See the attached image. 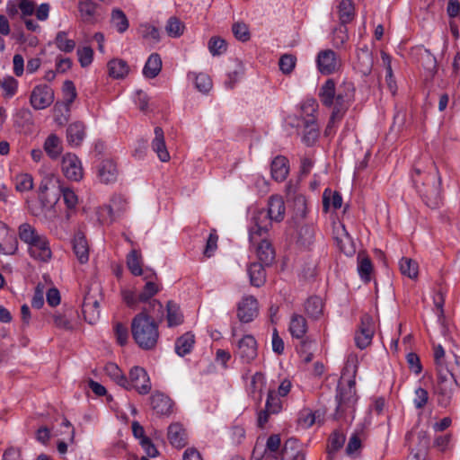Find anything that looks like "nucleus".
<instances>
[{"label": "nucleus", "instance_id": "nucleus-1", "mask_svg": "<svg viewBox=\"0 0 460 460\" xmlns=\"http://www.w3.org/2000/svg\"><path fill=\"white\" fill-rule=\"evenodd\" d=\"M285 216V203L280 196H271L268 202V209L253 211L249 226V241L257 242L260 237L269 233L273 221L280 222Z\"/></svg>", "mask_w": 460, "mask_h": 460}, {"label": "nucleus", "instance_id": "nucleus-2", "mask_svg": "<svg viewBox=\"0 0 460 460\" xmlns=\"http://www.w3.org/2000/svg\"><path fill=\"white\" fill-rule=\"evenodd\" d=\"M355 87L353 83L344 81L337 88L333 79H327L319 90V98L323 105L332 108L334 112L342 117L354 101Z\"/></svg>", "mask_w": 460, "mask_h": 460}, {"label": "nucleus", "instance_id": "nucleus-3", "mask_svg": "<svg viewBox=\"0 0 460 460\" xmlns=\"http://www.w3.org/2000/svg\"><path fill=\"white\" fill-rule=\"evenodd\" d=\"M355 87L353 83L344 81L337 88L333 79H327L319 90V98L323 105L332 108L334 112L342 117L354 101Z\"/></svg>", "mask_w": 460, "mask_h": 460}, {"label": "nucleus", "instance_id": "nucleus-4", "mask_svg": "<svg viewBox=\"0 0 460 460\" xmlns=\"http://www.w3.org/2000/svg\"><path fill=\"white\" fill-rule=\"evenodd\" d=\"M132 336L137 344L143 349H153L158 341L157 323L146 313L137 314L131 324Z\"/></svg>", "mask_w": 460, "mask_h": 460}, {"label": "nucleus", "instance_id": "nucleus-5", "mask_svg": "<svg viewBox=\"0 0 460 460\" xmlns=\"http://www.w3.org/2000/svg\"><path fill=\"white\" fill-rule=\"evenodd\" d=\"M21 240L29 246L28 252L33 259L47 262L52 257L49 241L44 234H40L30 224L24 223L19 226Z\"/></svg>", "mask_w": 460, "mask_h": 460}, {"label": "nucleus", "instance_id": "nucleus-6", "mask_svg": "<svg viewBox=\"0 0 460 460\" xmlns=\"http://www.w3.org/2000/svg\"><path fill=\"white\" fill-rule=\"evenodd\" d=\"M413 182L428 207L436 208L440 205L442 199L440 190L441 178L436 168L435 172L429 175L427 179V184L429 185L427 188L420 187L419 185L420 181L415 178H413Z\"/></svg>", "mask_w": 460, "mask_h": 460}, {"label": "nucleus", "instance_id": "nucleus-7", "mask_svg": "<svg viewBox=\"0 0 460 460\" xmlns=\"http://www.w3.org/2000/svg\"><path fill=\"white\" fill-rule=\"evenodd\" d=\"M438 376V382L434 388V394L439 407L449 408L454 403L456 385L452 372H443Z\"/></svg>", "mask_w": 460, "mask_h": 460}, {"label": "nucleus", "instance_id": "nucleus-8", "mask_svg": "<svg viewBox=\"0 0 460 460\" xmlns=\"http://www.w3.org/2000/svg\"><path fill=\"white\" fill-rule=\"evenodd\" d=\"M336 414L342 416L347 412H353L357 402L355 381L350 380L345 386H339L336 394Z\"/></svg>", "mask_w": 460, "mask_h": 460}, {"label": "nucleus", "instance_id": "nucleus-9", "mask_svg": "<svg viewBox=\"0 0 460 460\" xmlns=\"http://www.w3.org/2000/svg\"><path fill=\"white\" fill-rule=\"evenodd\" d=\"M234 355L242 364H251L258 355V344L252 335L246 334L236 341Z\"/></svg>", "mask_w": 460, "mask_h": 460}, {"label": "nucleus", "instance_id": "nucleus-10", "mask_svg": "<svg viewBox=\"0 0 460 460\" xmlns=\"http://www.w3.org/2000/svg\"><path fill=\"white\" fill-rule=\"evenodd\" d=\"M316 65L321 74L329 75L341 68V60L334 50L327 49L318 52Z\"/></svg>", "mask_w": 460, "mask_h": 460}, {"label": "nucleus", "instance_id": "nucleus-11", "mask_svg": "<svg viewBox=\"0 0 460 460\" xmlns=\"http://www.w3.org/2000/svg\"><path fill=\"white\" fill-rule=\"evenodd\" d=\"M54 99V90L50 86L38 84L31 93L30 103L34 110H44L53 103Z\"/></svg>", "mask_w": 460, "mask_h": 460}, {"label": "nucleus", "instance_id": "nucleus-12", "mask_svg": "<svg viewBox=\"0 0 460 460\" xmlns=\"http://www.w3.org/2000/svg\"><path fill=\"white\" fill-rule=\"evenodd\" d=\"M127 390L135 389L140 394H147L151 390V382L146 371L140 367H134L129 371Z\"/></svg>", "mask_w": 460, "mask_h": 460}, {"label": "nucleus", "instance_id": "nucleus-13", "mask_svg": "<svg viewBox=\"0 0 460 460\" xmlns=\"http://www.w3.org/2000/svg\"><path fill=\"white\" fill-rule=\"evenodd\" d=\"M375 333V323L373 318L365 314L361 317L360 324L358 330L355 333V343L356 346L364 349L368 347L371 342Z\"/></svg>", "mask_w": 460, "mask_h": 460}, {"label": "nucleus", "instance_id": "nucleus-14", "mask_svg": "<svg viewBox=\"0 0 460 460\" xmlns=\"http://www.w3.org/2000/svg\"><path fill=\"white\" fill-rule=\"evenodd\" d=\"M99 295L88 291L84 295V302L82 305V312L84 320L90 324L95 323L100 318V305H99Z\"/></svg>", "mask_w": 460, "mask_h": 460}, {"label": "nucleus", "instance_id": "nucleus-15", "mask_svg": "<svg viewBox=\"0 0 460 460\" xmlns=\"http://www.w3.org/2000/svg\"><path fill=\"white\" fill-rule=\"evenodd\" d=\"M259 306L257 299L252 296H245L237 306V317L242 323H250L257 317Z\"/></svg>", "mask_w": 460, "mask_h": 460}, {"label": "nucleus", "instance_id": "nucleus-16", "mask_svg": "<svg viewBox=\"0 0 460 460\" xmlns=\"http://www.w3.org/2000/svg\"><path fill=\"white\" fill-rule=\"evenodd\" d=\"M62 172L71 181H78L83 178L82 164L75 155L68 153L63 156Z\"/></svg>", "mask_w": 460, "mask_h": 460}, {"label": "nucleus", "instance_id": "nucleus-17", "mask_svg": "<svg viewBox=\"0 0 460 460\" xmlns=\"http://www.w3.org/2000/svg\"><path fill=\"white\" fill-rule=\"evenodd\" d=\"M18 250V241L14 232L0 222V254L13 255Z\"/></svg>", "mask_w": 460, "mask_h": 460}, {"label": "nucleus", "instance_id": "nucleus-18", "mask_svg": "<svg viewBox=\"0 0 460 460\" xmlns=\"http://www.w3.org/2000/svg\"><path fill=\"white\" fill-rule=\"evenodd\" d=\"M268 233L260 237L255 243H251L253 246H256V252L259 260L265 265H270L274 261L275 251L272 247L271 243L267 239Z\"/></svg>", "mask_w": 460, "mask_h": 460}, {"label": "nucleus", "instance_id": "nucleus-19", "mask_svg": "<svg viewBox=\"0 0 460 460\" xmlns=\"http://www.w3.org/2000/svg\"><path fill=\"white\" fill-rule=\"evenodd\" d=\"M150 403L153 411L161 416H169L173 410V402L170 397L162 394L155 393L150 397Z\"/></svg>", "mask_w": 460, "mask_h": 460}, {"label": "nucleus", "instance_id": "nucleus-20", "mask_svg": "<svg viewBox=\"0 0 460 460\" xmlns=\"http://www.w3.org/2000/svg\"><path fill=\"white\" fill-rule=\"evenodd\" d=\"M154 133L155 137L151 143L152 149L161 162H168L171 156L165 145L164 130L160 127H155Z\"/></svg>", "mask_w": 460, "mask_h": 460}, {"label": "nucleus", "instance_id": "nucleus-21", "mask_svg": "<svg viewBox=\"0 0 460 460\" xmlns=\"http://www.w3.org/2000/svg\"><path fill=\"white\" fill-rule=\"evenodd\" d=\"M118 174L117 164L113 160L105 159L98 167V177L103 183L114 182L118 178Z\"/></svg>", "mask_w": 460, "mask_h": 460}, {"label": "nucleus", "instance_id": "nucleus-22", "mask_svg": "<svg viewBox=\"0 0 460 460\" xmlns=\"http://www.w3.org/2000/svg\"><path fill=\"white\" fill-rule=\"evenodd\" d=\"M167 437L170 443L178 448L184 447L188 443L186 430L180 423H172L169 426Z\"/></svg>", "mask_w": 460, "mask_h": 460}, {"label": "nucleus", "instance_id": "nucleus-23", "mask_svg": "<svg viewBox=\"0 0 460 460\" xmlns=\"http://www.w3.org/2000/svg\"><path fill=\"white\" fill-rule=\"evenodd\" d=\"M145 279L146 282L143 290L138 294V299L142 303L147 302L160 291L159 284L155 281V279H156V275L154 271L146 272Z\"/></svg>", "mask_w": 460, "mask_h": 460}, {"label": "nucleus", "instance_id": "nucleus-24", "mask_svg": "<svg viewBox=\"0 0 460 460\" xmlns=\"http://www.w3.org/2000/svg\"><path fill=\"white\" fill-rule=\"evenodd\" d=\"M307 322L305 318L297 314H293L289 323V332L295 339L305 340V335L307 332Z\"/></svg>", "mask_w": 460, "mask_h": 460}, {"label": "nucleus", "instance_id": "nucleus-25", "mask_svg": "<svg viewBox=\"0 0 460 460\" xmlns=\"http://www.w3.org/2000/svg\"><path fill=\"white\" fill-rule=\"evenodd\" d=\"M73 250L80 263H86L89 260V248L85 236L77 233L73 238Z\"/></svg>", "mask_w": 460, "mask_h": 460}, {"label": "nucleus", "instance_id": "nucleus-26", "mask_svg": "<svg viewBox=\"0 0 460 460\" xmlns=\"http://www.w3.org/2000/svg\"><path fill=\"white\" fill-rule=\"evenodd\" d=\"M289 172L288 161L285 156H276L271 163V175L277 181H283Z\"/></svg>", "mask_w": 460, "mask_h": 460}, {"label": "nucleus", "instance_id": "nucleus-27", "mask_svg": "<svg viewBox=\"0 0 460 460\" xmlns=\"http://www.w3.org/2000/svg\"><path fill=\"white\" fill-rule=\"evenodd\" d=\"M109 75L114 79L125 78L129 73V66L121 58H113L107 64Z\"/></svg>", "mask_w": 460, "mask_h": 460}, {"label": "nucleus", "instance_id": "nucleus-28", "mask_svg": "<svg viewBox=\"0 0 460 460\" xmlns=\"http://www.w3.org/2000/svg\"><path fill=\"white\" fill-rule=\"evenodd\" d=\"M195 343V336L193 333L188 332L179 337L175 341V352L183 357L190 354Z\"/></svg>", "mask_w": 460, "mask_h": 460}, {"label": "nucleus", "instance_id": "nucleus-29", "mask_svg": "<svg viewBox=\"0 0 460 460\" xmlns=\"http://www.w3.org/2000/svg\"><path fill=\"white\" fill-rule=\"evenodd\" d=\"M162 69V59L159 54L153 53L147 58L144 68L143 75L147 78L156 77Z\"/></svg>", "mask_w": 460, "mask_h": 460}, {"label": "nucleus", "instance_id": "nucleus-30", "mask_svg": "<svg viewBox=\"0 0 460 460\" xmlns=\"http://www.w3.org/2000/svg\"><path fill=\"white\" fill-rule=\"evenodd\" d=\"M97 4L91 0H81L78 3V11L83 22L93 23L96 20Z\"/></svg>", "mask_w": 460, "mask_h": 460}, {"label": "nucleus", "instance_id": "nucleus-31", "mask_svg": "<svg viewBox=\"0 0 460 460\" xmlns=\"http://www.w3.org/2000/svg\"><path fill=\"white\" fill-rule=\"evenodd\" d=\"M84 125L81 122L70 124L66 128V138L69 144L79 146L84 138Z\"/></svg>", "mask_w": 460, "mask_h": 460}, {"label": "nucleus", "instance_id": "nucleus-32", "mask_svg": "<svg viewBox=\"0 0 460 460\" xmlns=\"http://www.w3.org/2000/svg\"><path fill=\"white\" fill-rule=\"evenodd\" d=\"M373 67V58L366 47L358 52L357 68L363 75H368Z\"/></svg>", "mask_w": 460, "mask_h": 460}, {"label": "nucleus", "instance_id": "nucleus-33", "mask_svg": "<svg viewBox=\"0 0 460 460\" xmlns=\"http://www.w3.org/2000/svg\"><path fill=\"white\" fill-rule=\"evenodd\" d=\"M250 282L254 287H261L266 281V272L262 263L253 262L248 268Z\"/></svg>", "mask_w": 460, "mask_h": 460}, {"label": "nucleus", "instance_id": "nucleus-34", "mask_svg": "<svg viewBox=\"0 0 460 460\" xmlns=\"http://www.w3.org/2000/svg\"><path fill=\"white\" fill-rule=\"evenodd\" d=\"M166 320L168 327H174L183 323V314L178 304L169 301L166 305Z\"/></svg>", "mask_w": 460, "mask_h": 460}, {"label": "nucleus", "instance_id": "nucleus-35", "mask_svg": "<svg viewBox=\"0 0 460 460\" xmlns=\"http://www.w3.org/2000/svg\"><path fill=\"white\" fill-rule=\"evenodd\" d=\"M44 150L51 159H57L62 153V142L60 138L55 135L50 134L45 140Z\"/></svg>", "mask_w": 460, "mask_h": 460}, {"label": "nucleus", "instance_id": "nucleus-36", "mask_svg": "<svg viewBox=\"0 0 460 460\" xmlns=\"http://www.w3.org/2000/svg\"><path fill=\"white\" fill-rule=\"evenodd\" d=\"M189 79L192 80L195 87L202 93H208L212 88V80L209 75L205 73L190 72L188 74Z\"/></svg>", "mask_w": 460, "mask_h": 460}, {"label": "nucleus", "instance_id": "nucleus-37", "mask_svg": "<svg viewBox=\"0 0 460 460\" xmlns=\"http://www.w3.org/2000/svg\"><path fill=\"white\" fill-rule=\"evenodd\" d=\"M72 313L71 309L56 312L52 316L55 327L63 331H72L74 329L71 322Z\"/></svg>", "mask_w": 460, "mask_h": 460}, {"label": "nucleus", "instance_id": "nucleus-38", "mask_svg": "<svg viewBox=\"0 0 460 460\" xmlns=\"http://www.w3.org/2000/svg\"><path fill=\"white\" fill-rule=\"evenodd\" d=\"M104 372L117 385L122 387L128 385V378L115 363H107L104 367Z\"/></svg>", "mask_w": 460, "mask_h": 460}, {"label": "nucleus", "instance_id": "nucleus-39", "mask_svg": "<svg viewBox=\"0 0 460 460\" xmlns=\"http://www.w3.org/2000/svg\"><path fill=\"white\" fill-rule=\"evenodd\" d=\"M299 447V444L296 439H288L283 447L282 454L284 456L292 458L293 460H305V455L301 450H296Z\"/></svg>", "mask_w": 460, "mask_h": 460}, {"label": "nucleus", "instance_id": "nucleus-40", "mask_svg": "<svg viewBox=\"0 0 460 460\" xmlns=\"http://www.w3.org/2000/svg\"><path fill=\"white\" fill-rule=\"evenodd\" d=\"M54 176L51 174H48L44 176L42 181H40L39 187V199L42 205V208L52 207L55 202L48 199L47 191L49 190L50 186L54 183Z\"/></svg>", "mask_w": 460, "mask_h": 460}, {"label": "nucleus", "instance_id": "nucleus-41", "mask_svg": "<svg viewBox=\"0 0 460 460\" xmlns=\"http://www.w3.org/2000/svg\"><path fill=\"white\" fill-rule=\"evenodd\" d=\"M373 271V265L367 256H358V272L360 279L368 283L371 280V273Z\"/></svg>", "mask_w": 460, "mask_h": 460}, {"label": "nucleus", "instance_id": "nucleus-42", "mask_svg": "<svg viewBox=\"0 0 460 460\" xmlns=\"http://www.w3.org/2000/svg\"><path fill=\"white\" fill-rule=\"evenodd\" d=\"M127 265L133 275L141 276L145 274L142 269L141 254L137 251L132 250L128 253L127 256Z\"/></svg>", "mask_w": 460, "mask_h": 460}, {"label": "nucleus", "instance_id": "nucleus-43", "mask_svg": "<svg viewBox=\"0 0 460 460\" xmlns=\"http://www.w3.org/2000/svg\"><path fill=\"white\" fill-rule=\"evenodd\" d=\"M111 22L119 33H124L129 26V22L125 13L120 9L112 10Z\"/></svg>", "mask_w": 460, "mask_h": 460}, {"label": "nucleus", "instance_id": "nucleus-44", "mask_svg": "<svg viewBox=\"0 0 460 460\" xmlns=\"http://www.w3.org/2000/svg\"><path fill=\"white\" fill-rule=\"evenodd\" d=\"M339 18L341 24L351 22L354 18V5L351 0H341L339 6Z\"/></svg>", "mask_w": 460, "mask_h": 460}, {"label": "nucleus", "instance_id": "nucleus-45", "mask_svg": "<svg viewBox=\"0 0 460 460\" xmlns=\"http://www.w3.org/2000/svg\"><path fill=\"white\" fill-rule=\"evenodd\" d=\"M305 132L303 140L307 146H312L319 137V129L314 119H307L305 122Z\"/></svg>", "mask_w": 460, "mask_h": 460}, {"label": "nucleus", "instance_id": "nucleus-46", "mask_svg": "<svg viewBox=\"0 0 460 460\" xmlns=\"http://www.w3.org/2000/svg\"><path fill=\"white\" fill-rule=\"evenodd\" d=\"M185 30L184 23L177 17H170L165 25V31L171 38L181 37Z\"/></svg>", "mask_w": 460, "mask_h": 460}, {"label": "nucleus", "instance_id": "nucleus-47", "mask_svg": "<svg viewBox=\"0 0 460 460\" xmlns=\"http://www.w3.org/2000/svg\"><path fill=\"white\" fill-rule=\"evenodd\" d=\"M399 265L401 273L402 275L407 276L411 279H414L418 277L419 266L415 261L403 257L401 259Z\"/></svg>", "mask_w": 460, "mask_h": 460}, {"label": "nucleus", "instance_id": "nucleus-48", "mask_svg": "<svg viewBox=\"0 0 460 460\" xmlns=\"http://www.w3.org/2000/svg\"><path fill=\"white\" fill-rule=\"evenodd\" d=\"M323 301L319 296H312L305 304L306 314L314 319H317L323 314Z\"/></svg>", "mask_w": 460, "mask_h": 460}, {"label": "nucleus", "instance_id": "nucleus-49", "mask_svg": "<svg viewBox=\"0 0 460 460\" xmlns=\"http://www.w3.org/2000/svg\"><path fill=\"white\" fill-rule=\"evenodd\" d=\"M56 47L63 52L70 53L75 48V41L67 38V32L58 31L55 38Z\"/></svg>", "mask_w": 460, "mask_h": 460}, {"label": "nucleus", "instance_id": "nucleus-50", "mask_svg": "<svg viewBox=\"0 0 460 460\" xmlns=\"http://www.w3.org/2000/svg\"><path fill=\"white\" fill-rule=\"evenodd\" d=\"M60 191L62 193L64 202L68 209L66 215L68 219L71 217V211L75 209L78 204V197L70 188L61 187Z\"/></svg>", "mask_w": 460, "mask_h": 460}, {"label": "nucleus", "instance_id": "nucleus-51", "mask_svg": "<svg viewBox=\"0 0 460 460\" xmlns=\"http://www.w3.org/2000/svg\"><path fill=\"white\" fill-rule=\"evenodd\" d=\"M323 205L325 211L328 210L330 205L334 209H338L342 205V198L337 191L332 192L330 190H325L323 195Z\"/></svg>", "mask_w": 460, "mask_h": 460}, {"label": "nucleus", "instance_id": "nucleus-52", "mask_svg": "<svg viewBox=\"0 0 460 460\" xmlns=\"http://www.w3.org/2000/svg\"><path fill=\"white\" fill-rule=\"evenodd\" d=\"M18 85L19 83L14 77L10 75L4 77L1 84L4 97L7 99L13 97L17 93Z\"/></svg>", "mask_w": 460, "mask_h": 460}, {"label": "nucleus", "instance_id": "nucleus-53", "mask_svg": "<svg viewBox=\"0 0 460 460\" xmlns=\"http://www.w3.org/2000/svg\"><path fill=\"white\" fill-rule=\"evenodd\" d=\"M265 407L271 413H279L282 409L281 397L279 396L275 390H270L268 393Z\"/></svg>", "mask_w": 460, "mask_h": 460}, {"label": "nucleus", "instance_id": "nucleus-54", "mask_svg": "<svg viewBox=\"0 0 460 460\" xmlns=\"http://www.w3.org/2000/svg\"><path fill=\"white\" fill-rule=\"evenodd\" d=\"M14 183L16 190L28 191L33 188V178L29 173H20L14 177Z\"/></svg>", "mask_w": 460, "mask_h": 460}, {"label": "nucleus", "instance_id": "nucleus-55", "mask_svg": "<svg viewBox=\"0 0 460 460\" xmlns=\"http://www.w3.org/2000/svg\"><path fill=\"white\" fill-rule=\"evenodd\" d=\"M348 30L345 24H341L333 31L332 41L334 48L341 49L344 46V44L348 41Z\"/></svg>", "mask_w": 460, "mask_h": 460}, {"label": "nucleus", "instance_id": "nucleus-56", "mask_svg": "<svg viewBox=\"0 0 460 460\" xmlns=\"http://www.w3.org/2000/svg\"><path fill=\"white\" fill-rule=\"evenodd\" d=\"M341 231V236H336L335 240L337 243V245L342 251L343 252L349 254L352 252L351 249L348 248V245L351 243V237L349 235L348 232L345 229V226L343 225H341L337 228V234Z\"/></svg>", "mask_w": 460, "mask_h": 460}, {"label": "nucleus", "instance_id": "nucleus-57", "mask_svg": "<svg viewBox=\"0 0 460 460\" xmlns=\"http://www.w3.org/2000/svg\"><path fill=\"white\" fill-rule=\"evenodd\" d=\"M434 362L436 366L437 375L443 372H451L445 364V350L441 345L434 347Z\"/></svg>", "mask_w": 460, "mask_h": 460}, {"label": "nucleus", "instance_id": "nucleus-58", "mask_svg": "<svg viewBox=\"0 0 460 460\" xmlns=\"http://www.w3.org/2000/svg\"><path fill=\"white\" fill-rule=\"evenodd\" d=\"M315 343L311 340L305 339L300 341L299 346L297 347V350L300 354V358L305 363L312 361L314 354L312 352L313 347H314Z\"/></svg>", "mask_w": 460, "mask_h": 460}, {"label": "nucleus", "instance_id": "nucleus-59", "mask_svg": "<svg viewBox=\"0 0 460 460\" xmlns=\"http://www.w3.org/2000/svg\"><path fill=\"white\" fill-rule=\"evenodd\" d=\"M209 52L213 56L224 54L227 49V44L225 40L220 37H212L208 44Z\"/></svg>", "mask_w": 460, "mask_h": 460}, {"label": "nucleus", "instance_id": "nucleus-60", "mask_svg": "<svg viewBox=\"0 0 460 460\" xmlns=\"http://www.w3.org/2000/svg\"><path fill=\"white\" fill-rule=\"evenodd\" d=\"M296 58L291 54H284L279 61V69L285 75H289L295 69Z\"/></svg>", "mask_w": 460, "mask_h": 460}, {"label": "nucleus", "instance_id": "nucleus-61", "mask_svg": "<svg viewBox=\"0 0 460 460\" xmlns=\"http://www.w3.org/2000/svg\"><path fill=\"white\" fill-rule=\"evenodd\" d=\"M363 436V430L362 429L355 430L349 440V443L346 447V452L349 455H352L355 452H357L361 447V442Z\"/></svg>", "mask_w": 460, "mask_h": 460}, {"label": "nucleus", "instance_id": "nucleus-62", "mask_svg": "<svg viewBox=\"0 0 460 460\" xmlns=\"http://www.w3.org/2000/svg\"><path fill=\"white\" fill-rule=\"evenodd\" d=\"M421 64L429 75L432 76L437 72L436 58L428 49H424L421 54Z\"/></svg>", "mask_w": 460, "mask_h": 460}, {"label": "nucleus", "instance_id": "nucleus-63", "mask_svg": "<svg viewBox=\"0 0 460 460\" xmlns=\"http://www.w3.org/2000/svg\"><path fill=\"white\" fill-rule=\"evenodd\" d=\"M78 61L82 67H86L92 64L93 59V50L90 47L79 48L76 51Z\"/></svg>", "mask_w": 460, "mask_h": 460}, {"label": "nucleus", "instance_id": "nucleus-64", "mask_svg": "<svg viewBox=\"0 0 460 460\" xmlns=\"http://www.w3.org/2000/svg\"><path fill=\"white\" fill-rule=\"evenodd\" d=\"M429 393L426 389L419 387L414 391L413 404L416 409H423L429 402Z\"/></svg>", "mask_w": 460, "mask_h": 460}]
</instances>
